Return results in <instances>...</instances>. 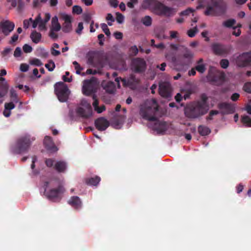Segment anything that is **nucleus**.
<instances>
[{
    "mask_svg": "<svg viewBox=\"0 0 251 251\" xmlns=\"http://www.w3.org/2000/svg\"><path fill=\"white\" fill-rule=\"evenodd\" d=\"M198 30L197 26H194L193 28H191L188 30L187 34L189 37H193L195 36L196 33L198 32Z\"/></svg>",
    "mask_w": 251,
    "mask_h": 251,
    "instance_id": "nucleus-30",
    "label": "nucleus"
},
{
    "mask_svg": "<svg viewBox=\"0 0 251 251\" xmlns=\"http://www.w3.org/2000/svg\"><path fill=\"white\" fill-rule=\"evenodd\" d=\"M31 141L27 137L19 140L14 148V152L16 153H21L26 151L28 148Z\"/></svg>",
    "mask_w": 251,
    "mask_h": 251,
    "instance_id": "nucleus-10",
    "label": "nucleus"
},
{
    "mask_svg": "<svg viewBox=\"0 0 251 251\" xmlns=\"http://www.w3.org/2000/svg\"><path fill=\"white\" fill-rule=\"evenodd\" d=\"M73 65L75 66V68L76 70V74L78 75L80 74V71L82 70V68H81L78 63L76 61H74L73 63Z\"/></svg>",
    "mask_w": 251,
    "mask_h": 251,
    "instance_id": "nucleus-41",
    "label": "nucleus"
},
{
    "mask_svg": "<svg viewBox=\"0 0 251 251\" xmlns=\"http://www.w3.org/2000/svg\"><path fill=\"white\" fill-rule=\"evenodd\" d=\"M198 130L200 134L202 136L207 135L210 132V130L209 128L204 126H200L199 127Z\"/></svg>",
    "mask_w": 251,
    "mask_h": 251,
    "instance_id": "nucleus-27",
    "label": "nucleus"
},
{
    "mask_svg": "<svg viewBox=\"0 0 251 251\" xmlns=\"http://www.w3.org/2000/svg\"><path fill=\"white\" fill-rule=\"evenodd\" d=\"M67 168V163L64 161H58L54 163V169L59 173L65 172Z\"/></svg>",
    "mask_w": 251,
    "mask_h": 251,
    "instance_id": "nucleus-20",
    "label": "nucleus"
},
{
    "mask_svg": "<svg viewBox=\"0 0 251 251\" xmlns=\"http://www.w3.org/2000/svg\"><path fill=\"white\" fill-rule=\"evenodd\" d=\"M208 79L209 80L220 84L225 80V74L222 72H217L214 68H210L209 71Z\"/></svg>",
    "mask_w": 251,
    "mask_h": 251,
    "instance_id": "nucleus-8",
    "label": "nucleus"
},
{
    "mask_svg": "<svg viewBox=\"0 0 251 251\" xmlns=\"http://www.w3.org/2000/svg\"><path fill=\"white\" fill-rule=\"evenodd\" d=\"M45 67L49 71L51 72L54 70L55 65L52 61H50L48 63L45 65Z\"/></svg>",
    "mask_w": 251,
    "mask_h": 251,
    "instance_id": "nucleus-34",
    "label": "nucleus"
},
{
    "mask_svg": "<svg viewBox=\"0 0 251 251\" xmlns=\"http://www.w3.org/2000/svg\"><path fill=\"white\" fill-rule=\"evenodd\" d=\"M205 14L207 15H214L215 14V12L213 7H209L205 11Z\"/></svg>",
    "mask_w": 251,
    "mask_h": 251,
    "instance_id": "nucleus-44",
    "label": "nucleus"
},
{
    "mask_svg": "<svg viewBox=\"0 0 251 251\" xmlns=\"http://www.w3.org/2000/svg\"><path fill=\"white\" fill-rule=\"evenodd\" d=\"M133 69L135 72H141L145 70L146 68L145 61L140 58H137L133 61Z\"/></svg>",
    "mask_w": 251,
    "mask_h": 251,
    "instance_id": "nucleus-17",
    "label": "nucleus"
},
{
    "mask_svg": "<svg viewBox=\"0 0 251 251\" xmlns=\"http://www.w3.org/2000/svg\"><path fill=\"white\" fill-rule=\"evenodd\" d=\"M109 3L111 6L116 7L118 5V1L117 0H109Z\"/></svg>",
    "mask_w": 251,
    "mask_h": 251,
    "instance_id": "nucleus-54",
    "label": "nucleus"
},
{
    "mask_svg": "<svg viewBox=\"0 0 251 251\" xmlns=\"http://www.w3.org/2000/svg\"><path fill=\"white\" fill-rule=\"evenodd\" d=\"M151 123L149 126L153 130L156 131L158 133H162L165 132L168 126L166 123L159 121L156 119L150 121Z\"/></svg>",
    "mask_w": 251,
    "mask_h": 251,
    "instance_id": "nucleus-11",
    "label": "nucleus"
},
{
    "mask_svg": "<svg viewBox=\"0 0 251 251\" xmlns=\"http://www.w3.org/2000/svg\"><path fill=\"white\" fill-rule=\"evenodd\" d=\"M51 53L53 56H58L60 54V52L54 49H51Z\"/></svg>",
    "mask_w": 251,
    "mask_h": 251,
    "instance_id": "nucleus-59",
    "label": "nucleus"
},
{
    "mask_svg": "<svg viewBox=\"0 0 251 251\" xmlns=\"http://www.w3.org/2000/svg\"><path fill=\"white\" fill-rule=\"evenodd\" d=\"M207 99V97L206 96L202 95L201 101L193 104L190 108L187 107L186 109V112H187L190 110L191 116L194 118L205 114L209 108L206 102Z\"/></svg>",
    "mask_w": 251,
    "mask_h": 251,
    "instance_id": "nucleus-3",
    "label": "nucleus"
},
{
    "mask_svg": "<svg viewBox=\"0 0 251 251\" xmlns=\"http://www.w3.org/2000/svg\"><path fill=\"white\" fill-rule=\"evenodd\" d=\"M44 144L48 150L55 151H57L56 148L54 146L51 138L49 136H46L44 141Z\"/></svg>",
    "mask_w": 251,
    "mask_h": 251,
    "instance_id": "nucleus-21",
    "label": "nucleus"
},
{
    "mask_svg": "<svg viewBox=\"0 0 251 251\" xmlns=\"http://www.w3.org/2000/svg\"><path fill=\"white\" fill-rule=\"evenodd\" d=\"M83 29V25L82 23H79L78 25L77 29L76 30V32L78 34H80Z\"/></svg>",
    "mask_w": 251,
    "mask_h": 251,
    "instance_id": "nucleus-53",
    "label": "nucleus"
},
{
    "mask_svg": "<svg viewBox=\"0 0 251 251\" xmlns=\"http://www.w3.org/2000/svg\"><path fill=\"white\" fill-rule=\"evenodd\" d=\"M103 88L108 93H113L115 91V87L112 82H108L106 84L103 83Z\"/></svg>",
    "mask_w": 251,
    "mask_h": 251,
    "instance_id": "nucleus-24",
    "label": "nucleus"
},
{
    "mask_svg": "<svg viewBox=\"0 0 251 251\" xmlns=\"http://www.w3.org/2000/svg\"><path fill=\"white\" fill-rule=\"evenodd\" d=\"M100 180V179L98 176H95L94 177H92L89 179H88L86 183L92 186H96L97 184H99Z\"/></svg>",
    "mask_w": 251,
    "mask_h": 251,
    "instance_id": "nucleus-26",
    "label": "nucleus"
},
{
    "mask_svg": "<svg viewBox=\"0 0 251 251\" xmlns=\"http://www.w3.org/2000/svg\"><path fill=\"white\" fill-rule=\"evenodd\" d=\"M69 75V73L68 72H66V75L63 76V79L64 81L67 82H71L72 81V78H67L66 76Z\"/></svg>",
    "mask_w": 251,
    "mask_h": 251,
    "instance_id": "nucleus-58",
    "label": "nucleus"
},
{
    "mask_svg": "<svg viewBox=\"0 0 251 251\" xmlns=\"http://www.w3.org/2000/svg\"><path fill=\"white\" fill-rule=\"evenodd\" d=\"M69 203L75 209L81 207L82 202L78 197L74 196L71 198L69 201Z\"/></svg>",
    "mask_w": 251,
    "mask_h": 251,
    "instance_id": "nucleus-19",
    "label": "nucleus"
},
{
    "mask_svg": "<svg viewBox=\"0 0 251 251\" xmlns=\"http://www.w3.org/2000/svg\"><path fill=\"white\" fill-rule=\"evenodd\" d=\"M239 97V94L235 93H234L233 94H232V95L231 97V99L233 101H236L238 99Z\"/></svg>",
    "mask_w": 251,
    "mask_h": 251,
    "instance_id": "nucleus-60",
    "label": "nucleus"
},
{
    "mask_svg": "<svg viewBox=\"0 0 251 251\" xmlns=\"http://www.w3.org/2000/svg\"><path fill=\"white\" fill-rule=\"evenodd\" d=\"M104 33L108 36L110 35V32L106 24L102 23L100 25Z\"/></svg>",
    "mask_w": 251,
    "mask_h": 251,
    "instance_id": "nucleus-33",
    "label": "nucleus"
},
{
    "mask_svg": "<svg viewBox=\"0 0 251 251\" xmlns=\"http://www.w3.org/2000/svg\"><path fill=\"white\" fill-rule=\"evenodd\" d=\"M28 70V65L25 64H22L20 66V70L22 72H25Z\"/></svg>",
    "mask_w": 251,
    "mask_h": 251,
    "instance_id": "nucleus-51",
    "label": "nucleus"
},
{
    "mask_svg": "<svg viewBox=\"0 0 251 251\" xmlns=\"http://www.w3.org/2000/svg\"><path fill=\"white\" fill-rule=\"evenodd\" d=\"M138 0H130L127 3V6L130 8H133L134 7V5L137 4Z\"/></svg>",
    "mask_w": 251,
    "mask_h": 251,
    "instance_id": "nucleus-46",
    "label": "nucleus"
},
{
    "mask_svg": "<svg viewBox=\"0 0 251 251\" xmlns=\"http://www.w3.org/2000/svg\"><path fill=\"white\" fill-rule=\"evenodd\" d=\"M241 27V25H238V27H234L233 28V31H232V33L236 36H238L241 34V31L240 29V27Z\"/></svg>",
    "mask_w": 251,
    "mask_h": 251,
    "instance_id": "nucleus-43",
    "label": "nucleus"
},
{
    "mask_svg": "<svg viewBox=\"0 0 251 251\" xmlns=\"http://www.w3.org/2000/svg\"><path fill=\"white\" fill-rule=\"evenodd\" d=\"M184 56L185 58H191L193 57V54L191 51L187 50Z\"/></svg>",
    "mask_w": 251,
    "mask_h": 251,
    "instance_id": "nucleus-63",
    "label": "nucleus"
},
{
    "mask_svg": "<svg viewBox=\"0 0 251 251\" xmlns=\"http://www.w3.org/2000/svg\"><path fill=\"white\" fill-rule=\"evenodd\" d=\"M194 10L192 8H188L187 9L183 11L181 13V15L182 16H188L191 15H194L193 14Z\"/></svg>",
    "mask_w": 251,
    "mask_h": 251,
    "instance_id": "nucleus-31",
    "label": "nucleus"
},
{
    "mask_svg": "<svg viewBox=\"0 0 251 251\" xmlns=\"http://www.w3.org/2000/svg\"><path fill=\"white\" fill-rule=\"evenodd\" d=\"M61 26L58 22V19L56 16H54L51 19L50 29L55 30L56 32L59 31L61 29Z\"/></svg>",
    "mask_w": 251,
    "mask_h": 251,
    "instance_id": "nucleus-22",
    "label": "nucleus"
},
{
    "mask_svg": "<svg viewBox=\"0 0 251 251\" xmlns=\"http://www.w3.org/2000/svg\"><path fill=\"white\" fill-rule=\"evenodd\" d=\"M60 18L64 21L63 24L62 30L65 32H69L72 29V22L73 18L70 15L64 12H60L59 14Z\"/></svg>",
    "mask_w": 251,
    "mask_h": 251,
    "instance_id": "nucleus-12",
    "label": "nucleus"
},
{
    "mask_svg": "<svg viewBox=\"0 0 251 251\" xmlns=\"http://www.w3.org/2000/svg\"><path fill=\"white\" fill-rule=\"evenodd\" d=\"M14 24L9 21H4L0 23V31L6 36L14 29Z\"/></svg>",
    "mask_w": 251,
    "mask_h": 251,
    "instance_id": "nucleus-14",
    "label": "nucleus"
},
{
    "mask_svg": "<svg viewBox=\"0 0 251 251\" xmlns=\"http://www.w3.org/2000/svg\"><path fill=\"white\" fill-rule=\"evenodd\" d=\"M55 94L61 102L67 101L70 94V91L66 84L63 82H57L54 86Z\"/></svg>",
    "mask_w": 251,
    "mask_h": 251,
    "instance_id": "nucleus-4",
    "label": "nucleus"
},
{
    "mask_svg": "<svg viewBox=\"0 0 251 251\" xmlns=\"http://www.w3.org/2000/svg\"><path fill=\"white\" fill-rule=\"evenodd\" d=\"M34 20L32 18H29L28 20H25L24 21V27L25 29L28 28L31 24L33 25Z\"/></svg>",
    "mask_w": 251,
    "mask_h": 251,
    "instance_id": "nucleus-35",
    "label": "nucleus"
},
{
    "mask_svg": "<svg viewBox=\"0 0 251 251\" xmlns=\"http://www.w3.org/2000/svg\"><path fill=\"white\" fill-rule=\"evenodd\" d=\"M251 61V53H243L237 57L236 63L239 67H244L248 65Z\"/></svg>",
    "mask_w": 251,
    "mask_h": 251,
    "instance_id": "nucleus-13",
    "label": "nucleus"
},
{
    "mask_svg": "<svg viewBox=\"0 0 251 251\" xmlns=\"http://www.w3.org/2000/svg\"><path fill=\"white\" fill-rule=\"evenodd\" d=\"M106 19L107 21H110L111 22H113L114 21V19L112 15L110 13H109L107 15Z\"/></svg>",
    "mask_w": 251,
    "mask_h": 251,
    "instance_id": "nucleus-62",
    "label": "nucleus"
},
{
    "mask_svg": "<svg viewBox=\"0 0 251 251\" xmlns=\"http://www.w3.org/2000/svg\"><path fill=\"white\" fill-rule=\"evenodd\" d=\"M156 10L158 14H163L166 16H170L175 12L173 9L168 7L161 3H157Z\"/></svg>",
    "mask_w": 251,
    "mask_h": 251,
    "instance_id": "nucleus-16",
    "label": "nucleus"
},
{
    "mask_svg": "<svg viewBox=\"0 0 251 251\" xmlns=\"http://www.w3.org/2000/svg\"><path fill=\"white\" fill-rule=\"evenodd\" d=\"M244 90L248 93H251V82L246 83L244 86Z\"/></svg>",
    "mask_w": 251,
    "mask_h": 251,
    "instance_id": "nucleus-45",
    "label": "nucleus"
},
{
    "mask_svg": "<svg viewBox=\"0 0 251 251\" xmlns=\"http://www.w3.org/2000/svg\"><path fill=\"white\" fill-rule=\"evenodd\" d=\"M158 104L154 99L147 100L140 105L139 115L145 120L153 121L155 119Z\"/></svg>",
    "mask_w": 251,
    "mask_h": 251,
    "instance_id": "nucleus-1",
    "label": "nucleus"
},
{
    "mask_svg": "<svg viewBox=\"0 0 251 251\" xmlns=\"http://www.w3.org/2000/svg\"><path fill=\"white\" fill-rule=\"evenodd\" d=\"M8 88V83H5L4 85H1V86L0 87V97H3L7 94Z\"/></svg>",
    "mask_w": 251,
    "mask_h": 251,
    "instance_id": "nucleus-28",
    "label": "nucleus"
},
{
    "mask_svg": "<svg viewBox=\"0 0 251 251\" xmlns=\"http://www.w3.org/2000/svg\"><path fill=\"white\" fill-rule=\"evenodd\" d=\"M23 50L25 52L29 53L32 51V48L31 46L27 44H25L23 46Z\"/></svg>",
    "mask_w": 251,
    "mask_h": 251,
    "instance_id": "nucleus-47",
    "label": "nucleus"
},
{
    "mask_svg": "<svg viewBox=\"0 0 251 251\" xmlns=\"http://www.w3.org/2000/svg\"><path fill=\"white\" fill-rule=\"evenodd\" d=\"M97 86V81L94 78L84 81L82 87L83 93L87 96L90 95L95 92Z\"/></svg>",
    "mask_w": 251,
    "mask_h": 251,
    "instance_id": "nucleus-9",
    "label": "nucleus"
},
{
    "mask_svg": "<svg viewBox=\"0 0 251 251\" xmlns=\"http://www.w3.org/2000/svg\"><path fill=\"white\" fill-rule=\"evenodd\" d=\"M22 53L21 49L20 47H17L14 52V56L15 57H20Z\"/></svg>",
    "mask_w": 251,
    "mask_h": 251,
    "instance_id": "nucleus-49",
    "label": "nucleus"
},
{
    "mask_svg": "<svg viewBox=\"0 0 251 251\" xmlns=\"http://www.w3.org/2000/svg\"><path fill=\"white\" fill-rule=\"evenodd\" d=\"M242 120L243 123L244 124H245L247 126H251V119L249 116H244L242 118Z\"/></svg>",
    "mask_w": 251,
    "mask_h": 251,
    "instance_id": "nucleus-32",
    "label": "nucleus"
},
{
    "mask_svg": "<svg viewBox=\"0 0 251 251\" xmlns=\"http://www.w3.org/2000/svg\"><path fill=\"white\" fill-rule=\"evenodd\" d=\"M56 183L55 181L51 180L46 183L43 188L44 195L52 201L57 200L64 192V189L61 185H59L57 188H54L56 186Z\"/></svg>",
    "mask_w": 251,
    "mask_h": 251,
    "instance_id": "nucleus-2",
    "label": "nucleus"
},
{
    "mask_svg": "<svg viewBox=\"0 0 251 251\" xmlns=\"http://www.w3.org/2000/svg\"><path fill=\"white\" fill-rule=\"evenodd\" d=\"M12 51V49L10 48H5L2 51V54L4 55H6L8 53H9Z\"/></svg>",
    "mask_w": 251,
    "mask_h": 251,
    "instance_id": "nucleus-61",
    "label": "nucleus"
},
{
    "mask_svg": "<svg viewBox=\"0 0 251 251\" xmlns=\"http://www.w3.org/2000/svg\"><path fill=\"white\" fill-rule=\"evenodd\" d=\"M235 21L233 19H232V20H228L225 21L223 23V25L224 26H225L226 27H231L232 25H233L235 24Z\"/></svg>",
    "mask_w": 251,
    "mask_h": 251,
    "instance_id": "nucleus-40",
    "label": "nucleus"
},
{
    "mask_svg": "<svg viewBox=\"0 0 251 251\" xmlns=\"http://www.w3.org/2000/svg\"><path fill=\"white\" fill-rule=\"evenodd\" d=\"M50 19V15L49 13H45V19H42L40 14H39L33 22L32 27L35 28L38 26L40 30L47 29V23Z\"/></svg>",
    "mask_w": 251,
    "mask_h": 251,
    "instance_id": "nucleus-7",
    "label": "nucleus"
},
{
    "mask_svg": "<svg viewBox=\"0 0 251 251\" xmlns=\"http://www.w3.org/2000/svg\"><path fill=\"white\" fill-rule=\"evenodd\" d=\"M29 63L31 65L36 66H40L43 64L41 61L37 58H33L30 60Z\"/></svg>",
    "mask_w": 251,
    "mask_h": 251,
    "instance_id": "nucleus-29",
    "label": "nucleus"
},
{
    "mask_svg": "<svg viewBox=\"0 0 251 251\" xmlns=\"http://www.w3.org/2000/svg\"><path fill=\"white\" fill-rule=\"evenodd\" d=\"M81 7L78 5H75L73 7V12L76 14H80L82 13Z\"/></svg>",
    "mask_w": 251,
    "mask_h": 251,
    "instance_id": "nucleus-39",
    "label": "nucleus"
},
{
    "mask_svg": "<svg viewBox=\"0 0 251 251\" xmlns=\"http://www.w3.org/2000/svg\"><path fill=\"white\" fill-rule=\"evenodd\" d=\"M223 47L220 45H214L213 46V50L217 54L223 53Z\"/></svg>",
    "mask_w": 251,
    "mask_h": 251,
    "instance_id": "nucleus-38",
    "label": "nucleus"
},
{
    "mask_svg": "<svg viewBox=\"0 0 251 251\" xmlns=\"http://www.w3.org/2000/svg\"><path fill=\"white\" fill-rule=\"evenodd\" d=\"M155 0H144L142 4V7L144 9H147L153 7L154 5H156Z\"/></svg>",
    "mask_w": 251,
    "mask_h": 251,
    "instance_id": "nucleus-25",
    "label": "nucleus"
},
{
    "mask_svg": "<svg viewBox=\"0 0 251 251\" xmlns=\"http://www.w3.org/2000/svg\"><path fill=\"white\" fill-rule=\"evenodd\" d=\"M55 32V30H52L50 29L49 35L52 39L56 38L57 37V35Z\"/></svg>",
    "mask_w": 251,
    "mask_h": 251,
    "instance_id": "nucleus-57",
    "label": "nucleus"
},
{
    "mask_svg": "<svg viewBox=\"0 0 251 251\" xmlns=\"http://www.w3.org/2000/svg\"><path fill=\"white\" fill-rule=\"evenodd\" d=\"M221 67L224 69H226L229 65L228 61L226 59H223L220 62Z\"/></svg>",
    "mask_w": 251,
    "mask_h": 251,
    "instance_id": "nucleus-48",
    "label": "nucleus"
},
{
    "mask_svg": "<svg viewBox=\"0 0 251 251\" xmlns=\"http://www.w3.org/2000/svg\"><path fill=\"white\" fill-rule=\"evenodd\" d=\"M114 36L117 39H121L123 38V34L120 32H116L114 33Z\"/></svg>",
    "mask_w": 251,
    "mask_h": 251,
    "instance_id": "nucleus-56",
    "label": "nucleus"
},
{
    "mask_svg": "<svg viewBox=\"0 0 251 251\" xmlns=\"http://www.w3.org/2000/svg\"><path fill=\"white\" fill-rule=\"evenodd\" d=\"M76 111L79 115L84 118H89L93 114L90 103L85 100H82Z\"/></svg>",
    "mask_w": 251,
    "mask_h": 251,
    "instance_id": "nucleus-6",
    "label": "nucleus"
},
{
    "mask_svg": "<svg viewBox=\"0 0 251 251\" xmlns=\"http://www.w3.org/2000/svg\"><path fill=\"white\" fill-rule=\"evenodd\" d=\"M142 21L143 24L146 26H149L151 24V18L149 16H146L142 19Z\"/></svg>",
    "mask_w": 251,
    "mask_h": 251,
    "instance_id": "nucleus-36",
    "label": "nucleus"
},
{
    "mask_svg": "<svg viewBox=\"0 0 251 251\" xmlns=\"http://www.w3.org/2000/svg\"><path fill=\"white\" fill-rule=\"evenodd\" d=\"M105 106L104 105H101L100 106V107H98L95 111L98 113H102V112H103L104 111H105Z\"/></svg>",
    "mask_w": 251,
    "mask_h": 251,
    "instance_id": "nucleus-52",
    "label": "nucleus"
},
{
    "mask_svg": "<svg viewBox=\"0 0 251 251\" xmlns=\"http://www.w3.org/2000/svg\"><path fill=\"white\" fill-rule=\"evenodd\" d=\"M30 37L33 43L37 44L40 42L42 35L40 33L33 31L31 33Z\"/></svg>",
    "mask_w": 251,
    "mask_h": 251,
    "instance_id": "nucleus-23",
    "label": "nucleus"
},
{
    "mask_svg": "<svg viewBox=\"0 0 251 251\" xmlns=\"http://www.w3.org/2000/svg\"><path fill=\"white\" fill-rule=\"evenodd\" d=\"M159 92L160 95L164 98H169L171 97V87L170 84L168 82H162L160 83L159 86Z\"/></svg>",
    "mask_w": 251,
    "mask_h": 251,
    "instance_id": "nucleus-15",
    "label": "nucleus"
},
{
    "mask_svg": "<svg viewBox=\"0 0 251 251\" xmlns=\"http://www.w3.org/2000/svg\"><path fill=\"white\" fill-rule=\"evenodd\" d=\"M116 21L119 24H122L124 21V16L121 13H116Z\"/></svg>",
    "mask_w": 251,
    "mask_h": 251,
    "instance_id": "nucleus-37",
    "label": "nucleus"
},
{
    "mask_svg": "<svg viewBox=\"0 0 251 251\" xmlns=\"http://www.w3.org/2000/svg\"><path fill=\"white\" fill-rule=\"evenodd\" d=\"M46 163L48 167H51L53 165L54 166V163H55V162L53 160H52V159H47L46 161Z\"/></svg>",
    "mask_w": 251,
    "mask_h": 251,
    "instance_id": "nucleus-55",
    "label": "nucleus"
},
{
    "mask_svg": "<svg viewBox=\"0 0 251 251\" xmlns=\"http://www.w3.org/2000/svg\"><path fill=\"white\" fill-rule=\"evenodd\" d=\"M196 69L199 72L201 73H203L205 70V67L203 64H200L196 66Z\"/></svg>",
    "mask_w": 251,
    "mask_h": 251,
    "instance_id": "nucleus-42",
    "label": "nucleus"
},
{
    "mask_svg": "<svg viewBox=\"0 0 251 251\" xmlns=\"http://www.w3.org/2000/svg\"><path fill=\"white\" fill-rule=\"evenodd\" d=\"M95 125L99 130L104 131L109 126V123L105 118L101 117L95 121Z\"/></svg>",
    "mask_w": 251,
    "mask_h": 251,
    "instance_id": "nucleus-18",
    "label": "nucleus"
},
{
    "mask_svg": "<svg viewBox=\"0 0 251 251\" xmlns=\"http://www.w3.org/2000/svg\"><path fill=\"white\" fill-rule=\"evenodd\" d=\"M10 93L12 101L9 102H6L4 104V109L3 111V114L5 117H9L10 116L11 110L15 108V103H17L18 102L17 95L15 90L13 88H11Z\"/></svg>",
    "mask_w": 251,
    "mask_h": 251,
    "instance_id": "nucleus-5",
    "label": "nucleus"
},
{
    "mask_svg": "<svg viewBox=\"0 0 251 251\" xmlns=\"http://www.w3.org/2000/svg\"><path fill=\"white\" fill-rule=\"evenodd\" d=\"M93 103H92V105L94 107V108L95 109V110H96V109L99 107L98 106V105H99V101H98V100L96 99V97L95 96H94L93 97Z\"/></svg>",
    "mask_w": 251,
    "mask_h": 251,
    "instance_id": "nucleus-50",
    "label": "nucleus"
},
{
    "mask_svg": "<svg viewBox=\"0 0 251 251\" xmlns=\"http://www.w3.org/2000/svg\"><path fill=\"white\" fill-rule=\"evenodd\" d=\"M92 16L90 14L87 13L84 15V19L87 22H89L91 19Z\"/></svg>",
    "mask_w": 251,
    "mask_h": 251,
    "instance_id": "nucleus-64",
    "label": "nucleus"
}]
</instances>
